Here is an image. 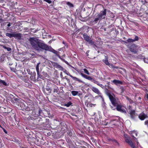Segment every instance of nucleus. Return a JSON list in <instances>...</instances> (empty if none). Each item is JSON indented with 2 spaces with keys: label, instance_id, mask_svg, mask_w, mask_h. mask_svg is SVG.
Returning <instances> with one entry per match:
<instances>
[{
  "label": "nucleus",
  "instance_id": "nucleus-1",
  "mask_svg": "<svg viewBox=\"0 0 148 148\" xmlns=\"http://www.w3.org/2000/svg\"><path fill=\"white\" fill-rule=\"evenodd\" d=\"M29 41L32 47L38 52L42 51L45 50L52 52L56 56L58 55V52L53 49L51 46L45 44L43 42L39 41L37 38L34 37L30 38Z\"/></svg>",
  "mask_w": 148,
  "mask_h": 148
},
{
  "label": "nucleus",
  "instance_id": "nucleus-2",
  "mask_svg": "<svg viewBox=\"0 0 148 148\" xmlns=\"http://www.w3.org/2000/svg\"><path fill=\"white\" fill-rule=\"evenodd\" d=\"M106 15V9H104L103 10L101 11L96 16L95 18L94 21L95 23L99 20H101L102 19H105Z\"/></svg>",
  "mask_w": 148,
  "mask_h": 148
},
{
  "label": "nucleus",
  "instance_id": "nucleus-3",
  "mask_svg": "<svg viewBox=\"0 0 148 148\" xmlns=\"http://www.w3.org/2000/svg\"><path fill=\"white\" fill-rule=\"evenodd\" d=\"M110 108L113 110H114L116 109L118 111H119L121 113H126V111L124 108H123V106L121 104V103H119V104H118L115 107H112V106L111 105H110Z\"/></svg>",
  "mask_w": 148,
  "mask_h": 148
},
{
  "label": "nucleus",
  "instance_id": "nucleus-4",
  "mask_svg": "<svg viewBox=\"0 0 148 148\" xmlns=\"http://www.w3.org/2000/svg\"><path fill=\"white\" fill-rule=\"evenodd\" d=\"M109 98L113 106L112 107H115L121 103L118 98L114 95H112Z\"/></svg>",
  "mask_w": 148,
  "mask_h": 148
},
{
  "label": "nucleus",
  "instance_id": "nucleus-5",
  "mask_svg": "<svg viewBox=\"0 0 148 148\" xmlns=\"http://www.w3.org/2000/svg\"><path fill=\"white\" fill-rule=\"evenodd\" d=\"M83 37L85 40L89 44L92 45H93L95 47H97L95 44L94 42L91 40L90 37L87 34H84L83 35Z\"/></svg>",
  "mask_w": 148,
  "mask_h": 148
},
{
  "label": "nucleus",
  "instance_id": "nucleus-6",
  "mask_svg": "<svg viewBox=\"0 0 148 148\" xmlns=\"http://www.w3.org/2000/svg\"><path fill=\"white\" fill-rule=\"evenodd\" d=\"M139 48V47L136 45L133 44L131 45L129 48V49L130 51L133 53L134 54L137 53L138 49Z\"/></svg>",
  "mask_w": 148,
  "mask_h": 148
},
{
  "label": "nucleus",
  "instance_id": "nucleus-7",
  "mask_svg": "<svg viewBox=\"0 0 148 148\" xmlns=\"http://www.w3.org/2000/svg\"><path fill=\"white\" fill-rule=\"evenodd\" d=\"M125 140L132 148H136L132 141L131 140L130 137L125 138Z\"/></svg>",
  "mask_w": 148,
  "mask_h": 148
},
{
  "label": "nucleus",
  "instance_id": "nucleus-8",
  "mask_svg": "<svg viewBox=\"0 0 148 148\" xmlns=\"http://www.w3.org/2000/svg\"><path fill=\"white\" fill-rule=\"evenodd\" d=\"M90 88L95 93L99 95H100L99 97H101V94L98 89L93 86H91L90 87Z\"/></svg>",
  "mask_w": 148,
  "mask_h": 148
},
{
  "label": "nucleus",
  "instance_id": "nucleus-9",
  "mask_svg": "<svg viewBox=\"0 0 148 148\" xmlns=\"http://www.w3.org/2000/svg\"><path fill=\"white\" fill-rule=\"evenodd\" d=\"M129 113L131 118L133 120L134 119L136 116L135 111L134 110H131Z\"/></svg>",
  "mask_w": 148,
  "mask_h": 148
},
{
  "label": "nucleus",
  "instance_id": "nucleus-10",
  "mask_svg": "<svg viewBox=\"0 0 148 148\" xmlns=\"http://www.w3.org/2000/svg\"><path fill=\"white\" fill-rule=\"evenodd\" d=\"M147 115L145 114L143 112H142L139 114L138 118L140 120H143L147 117Z\"/></svg>",
  "mask_w": 148,
  "mask_h": 148
},
{
  "label": "nucleus",
  "instance_id": "nucleus-11",
  "mask_svg": "<svg viewBox=\"0 0 148 148\" xmlns=\"http://www.w3.org/2000/svg\"><path fill=\"white\" fill-rule=\"evenodd\" d=\"M53 66L56 68L59 69L60 70H63V68L56 62L52 63Z\"/></svg>",
  "mask_w": 148,
  "mask_h": 148
},
{
  "label": "nucleus",
  "instance_id": "nucleus-12",
  "mask_svg": "<svg viewBox=\"0 0 148 148\" xmlns=\"http://www.w3.org/2000/svg\"><path fill=\"white\" fill-rule=\"evenodd\" d=\"M14 36V38H16L20 40L22 37V34L21 33H16V32H13Z\"/></svg>",
  "mask_w": 148,
  "mask_h": 148
},
{
  "label": "nucleus",
  "instance_id": "nucleus-13",
  "mask_svg": "<svg viewBox=\"0 0 148 148\" xmlns=\"http://www.w3.org/2000/svg\"><path fill=\"white\" fill-rule=\"evenodd\" d=\"M105 94L109 98L113 95L110 93V91L106 88H105Z\"/></svg>",
  "mask_w": 148,
  "mask_h": 148
},
{
  "label": "nucleus",
  "instance_id": "nucleus-14",
  "mask_svg": "<svg viewBox=\"0 0 148 148\" xmlns=\"http://www.w3.org/2000/svg\"><path fill=\"white\" fill-rule=\"evenodd\" d=\"M92 82H93L95 84H97V85L100 86V87L102 88H104V86H103L102 85V84H100L99 82L96 80L95 79H94V80H93Z\"/></svg>",
  "mask_w": 148,
  "mask_h": 148
},
{
  "label": "nucleus",
  "instance_id": "nucleus-15",
  "mask_svg": "<svg viewBox=\"0 0 148 148\" xmlns=\"http://www.w3.org/2000/svg\"><path fill=\"white\" fill-rule=\"evenodd\" d=\"M52 87L53 90V93L56 92H58L59 89L58 87L55 84H53L52 86Z\"/></svg>",
  "mask_w": 148,
  "mask_h": 148
},
{
  "label": "nucleus",
  "instance_id": "nucleus-16",
  "mask_svg": "<svg viewBox=\"0 0 148 148\" xmlns=\"http://www.w3.org/2000/svg\"><path fill=\"white\" fill-rule=\"evenodd\" d=\"M112 82L113 83L116 85H118L119 84H122V82L119 80L114 79L112 81Z\"/></svg>",
  "mask_w": 148,
  "mask_h": 148
},
{
  "label": "nucleus",
  "instance_id": "nucleus-17",
  "mask_svg": "<svg viewBox=\"0 0 148 148\" xmlns=\"http://www.w3.org/2000/svg\"><path fill=\"white\" fill-rule=\"evenodd\" d=\"M105 59L103 60V61L106 65H110V64L108 62V59L107 57L105 56Z\"/></svg>",
  "mask_w": 148,
  "mask_h": 148
},
{
  "label": "nucleus",
  "instance_id": "nucleus-18",
  "mask_svg": "<svg viewBox=\"0 0 148 148\" xmlns=\"http://www.w3.org/2000/svg\"><path fill=\"white\" fill-rule=\"evenodd\" d=\"M8 86L7 83L4 80H2L0 79V86Z\"/></svg>",
  "mask_w": 148,
  "mask_h": 148
},
{
  "label": "nucleus",
  "instance_id": "nucleus-19",
  "mask_svg": "<svg viewBox=\"0 0 148 148\" xmlns=\"http://www.w3.org/2000/svg\"><path fill=\"white\" fill-rule=\"evenodd\" d=\"M14 65V67L10 66V67L11 70L13 72H15L16 70V67L17 66V64L16 63L12 64V65Z\"/></svg>",
  "mask_w": 148,
  "mask_h": 148
},
{
  "label": "nucleus",
  "instance_id": "nucleus-20",
  "mask_svg": "<svg viewBox=\"0 0 148 148\" xmlns=\"http://www.w3.org/2000/svg\"><path fill=\"white\" fill-rule=\"evenodd\" d=\"M70 77H71L73 80H75L79 82L80 83L83 82L81 80H80V79H79L78 78H77L76 77H74L72 76L71 75V76Z\"/></svg>",
  "mask_w": 148,
  "mask_h": 148
},
{
  "label": "nucleus",
  "instance_id": "nucleus-21",
  "mask_svg": "<svg viewBox=\"0 0 148 148\" xmlns=\"http://www.w3.org/2000/svg\"><path fill=\"white\" fill-rule=\"evenodd\" d=\"M6 36H7L9 37L10 38H11L12 37H13L14 34L13 32L12 33V34L9 33H7L5 34Z\"/></svg>",
  "mask_w": 148,
  "mask_h": 148
},
{
  "label": "nucleus",
  "instance_id": "nucleus-22",
  "mask_svg": "<svg viewBox=\"0 0 148 148\" xmlns=\"http://www.w3.org/2000/svg\"><path fill=\"white\" fill-rule=\"evenodd\" d=\"M7 23H8L7 25L8 27L7 28V29L8 30H9L10 28L9 27L11 26V25L12 24V23L8 22H4V24H5Z\"/></svg>",
  "mask_w": 148,
  "mask_h": 148
},
{
  "label": "nucleus",
  "instance_id": "nucleus-23",
  "mask_svg": "<svg viewBox=\"0 0 148 148\" xmlns=\"http://www.w3.org/2000/svg\"><path fill=\"white\" fill-rule=\"evenodd\" d=\"M46 90H47V91H48L49 92V93H51L52 89L50 88V87H49V86H48V85H47L46 87Z\"/></svg>",
  "mask_w": 148,
  "mask_h": 148
},
{
  "label": "nucleus",
  "instance_id": "nucleus-24",
  "mask_svg": "<svg viewBox=\"0 0 148 148\" xmlns=\"http://www.w3.org/2000/svg\"><path fill=\"white\" fill-rule=\"evenodd\" d=\"M37 72V75L38 78L42 79L43 78V77L42 75L40 74V71L39 70H36Z\"/></svg>",
  "mask_w": 148,
  "mask_h": 148
},
{
  "label": "nucleus",
  "instance_id": "nucleus-25",
  "mask_svg": "<svg viewBox=\"0 0 148 148\" xmlns=\"http://www.w3.org/2000/svg\"><path fill=\"white\" fill-rule=\"evenodd\" d=\"M123 42L126 43H130L131 42H134V40L131 38H129L128 39H127V42L124 41Z\"/></svg>",
  "mask_w": 148,
  "mask_h": 148
},
{
  "label": "nucleus",
  "instance_id": "nucleus-26",
  "mask_svg": "<svg viewBox=\"0 0 148 148\" xmlns=\"http://www.w3.org/2000/svg\"><path fill=\"white\" fill-rule=\"evenodd\" d=\"M61 71H63L64 73H65L67 75H69L70 77L71 76V75L69 73L68 71H67L64 68L63 70H61Z\"/></svg>",
  "mask_w": 148,
  "mask_h": 148
},
{
  "label": "nucleus",
  "instance_id": "nucleus-27",
  "mask_svg": "<svg viewBox=\"0 0 148 148\" xmlns=\"http://www.w3.org/2000/svg\"><path fill=\"white\" fill-rule=\"evenodd\" d=\"M66 3V4L70 8L74 7V5L73 4L71 3L70 2H67Z\"/></svg>",
  "mask_w": 148,
  "mask_h": 148
},
{
  "label": "nucleus",
  "instance_id": "nucleus-28",
  "mask_svg": "<svg viewBox=\"0 0 148 148\" xmlns=\"http://www.w3.org/2000/svg\"><path fill=\"white\" fill-rule=\"evenodd\" d=\"M71 92V93L72 94V95H73V96H75L76 95H77L78 92V91H72V92Z\"/></svg>",
  "mask_w": 148,
  "mask_h": 148
},
{
  "label": "nucleus",
  "instance_id": "nucleus-29",
  "mask_svg": "<svg viewBox=\"0 0 148 148\" xmlns=\"http://www.w3.org/2000/svg\"><path fill=\"white\" fill-rule=\"evenodd\" d=\"M132 137H134L135 139H136V138L135 137V136H137V132H133L132 134Z\"/></svg>",
  "mask_w": 148,
  "mask_h": 148
},
{
  "label": "nucleus",
  "instance_id": "nucleus-30",
  "mask_svg": "<svg viewBox=\"0 0 148 148\" xmlns=\"http://www.w3.org/2000/svg\"><path fill=\"white\" fill-rule=\"evenodd\" d=\"M72 104V103L71 101H69L67 104H64V106H66L67 107H69L70 106H71Z\"/></svg>",
  "mask_w": 148,
  "mask_h": 148
},
{
  "label": "nucleus",
  "instance_id": "nucleus-31",
  "mask_svg": "<svg viewBox=\"0 0 148 148\" xmlns=\"http://www.w3.org/2000/svg\"><path fill=\"white\" fill-rule=\"evenodd\" d=\"M80 74L82 75V76L83 77H84L86 79H87L88 76V75H85L81 72H80Z\"/></svg>",
  "mask_w": 148,
  "mask_h": 148
},
{
  "label": "nucleus",
  "instance_id": "nucleus-32",
  "mask_svg": "<svg viewBox=\"0 0 148 148\" xmlns=\"http://www.w3.org/2000/svg\"><path fill=\"white\" fill-rule=\"evenodd\" d=\"M30 30L31 31V32H32L34 33L37 32V31H38V30L37 29H36V30H34V29H33V28L30 29Z\"/></svg>",
  "mask_w": 148,
  "mask_h": 148
},
{
  "label": "nucleus",
  "instance_id": "nucleus-33",
  "mask_svg": "<svg viewBox=\"0 0 148 148\" xmlns=\"http://www.w3.org/2000/svg\"><path fill=\"white\" fill-rule=\"evenodd\" d=\"M126 100H128L130 103H132L133 102L132 100L130 98H129L127 97H126Z\"/></svg>",
  "mask_w": 148,
  "mask_h": 148
},
{
  "label": "nucleus",
  "instance_id": "nucleus-34",
  "mask_svg": "<svg viewBox=\"0 0 148 148\" xmlns=\"http://www.w3.org/2000/svg\"><path fill=\"white\" fill-rule=\"evenodd\" d=\"M86 79L91 81L92 82H93V81L94 79H93L89 76H88Z\"/></svg>",
  "mask_w": 148,
  "mask_h": 148
},
{
  "label": "nucleus",
  "instance_id": "nucleus-35",
  "mask_svg": "<svg viewBox=\"0 0 148 148\" xmlns=\"http://www.w3.org/2000/svg\"><path fill=\"white\" fill-rule=\"evenodd\" d=\"M84 72L87 75H89L90 73H89L88 71L86 69H83Z\"/></svg>",
  "mask_w": 148,
  "mask_h": 148
},
{
  "label": "nucleus",
  "instance_id": "nucleus-36",
  "mask_svg": "<svg viewBox=\"0 0 148 148\" xmlns=\"http://www.w3.org/2000/svg\"><path fill=\"white\" fill-rule=\"evenodd\" d=\"M3 47L4 49H6L8 51H10L11 50V49L10 47H7L5 46H3Z\"/></svg>",
  "mask_w": 148,
  "mask_h": 148
},
{
  "label": "nucleus",
  "instance_id": "nucleus-37",
  "mask_svg": "<svg viewBox=\"0 0 148 148\" xmlns=\"http://www.w3.org/2000/svg\"><path fill=\"white\" fill-rule=\"evenodd\" d=\"M26 71L30 75H31L32 74V72L30 71V70L29 69H27Z\"/></svg>",
  "mask_w": 148,
  "mask_h": 148
},
{
  "label": "nucleus",
  "instance_id": "nucleus-38",
  "mask_svg": "<svg viewBox=\"0 0 148 148\" xmlns=\"http://www.w3.org/2000/svg\"><path fill=\"white\" fill-rule=\"evenodd\" d=\"M40 64V62H39L38 63H37L36 67V70H39V65Z\"/></svg>",
  "mask_w": 148,
  "mask_h": 148
},
{
  "label": "nucleus",
  "instance_id": "nucleus-39",
  "mask_svg": "<svg viewBox=\"0 0 148 148\" xmlns=\"http://www.w3.org/2000/svg\"><path fill=\"white\" fill-rule=\"evenodd\" d=\"M38 114L39 115H40L41 113L42 112V110L40 109V108H39L38 110Z\"/></svg>",
  "mask_w": 148,
  "mask_h": 148
},
{
  "label": "nucleus",
  "instance_id": "nucleus-40",
  "mask_svg": "<svg viewBox=\"0 0 148 148\" xmlns=\"http://www.w3.org/2000/svg\"><path fill=\"white\" fill-rule=\"evenodd\" d=\"M144 123L145 125L147 126L148 127V120L145 121L144 122Z\"/></svg>",
  "mask_w": 148,
  "mask_h": 148
},
{
  "label": "nucleus",
  "instance_id": "nucleus-41",
  "mask_svg": "<svg viewBox=\"0 0 148 148\" xmlns=\"http://www.w3.org/2000/svg\"><path fill=\"white\" fill-rule=\"evenodd\" d=\"M44 1L48 3H51V1L50 0H44Z\"/></svg>",
  "mask_w": 148,
  "mask_h": 148
},
{
  "label": "nucleus",
  "instance_id": "nucleus-42",
  "mask_svg": "<svg viewBox=\"0 0 148 148\" xmlns=\"http://www.w3.org/2000/svg\"><path fill=\"white\" fill-rule=\"evenodd\" d=\"M138 37L137 36H135L134 39H133L134 40V41L135 42V41H137L138 40Z\"/></svg>",
  "mask_w": 148,
  "mask_h": 148
},
{
  "label": "nucleus",
  "instance_id": "nucleus-43",
  "mask_svg": "<svg viewBox=\"0 0 148 148\" xmlns=\"http://www.w3.org/2000/svg\"><path fill=\"white\" fill-rule=\"evenodd\" d=\"M141 1L143 4H145V3L147 2L146 1V0H141Z\"/></svg>",
  "mask_w": 148,
  "mask_h": 148
},
{
  "label": "nucleus",
  "instance_id": "nucleus-44",
  "mask_svg": "<svg viewBox=\"0 0 148 148\" xmlns=\"http://www.w3.org/2000/svg\"><path fill=\"white\" fill-rule=\"evenodd\" d=\"M63 62H64L67 65H69H69H70V64H69V63L67 61L65 60H63Z\"/></svg>",
  "mask_w": 148,
  "mask_h": 148
},
{
  "label": "nucleus",
  "instance_id": "nucleus-45",
  "mask_svg": "<svg viewBox=\"0 0 148 148\" xmlns=\"http://www.w3.org/2000/svg\"><path fill=\"white\" fill-rule=\"evenodd\" d=\"M63 62H64L67 65H69H69H70V64H69V63L67 61L65 60H63Z\"/></svg>",
  "mask_w": 148,
  "mask_h": 148
},
{
  "label": "nucleus",
  "instance_id": "nucleus-46",
  "mask_svg": "<svg viewBox=\"0 0 148 148\" xmlns=\"http://www.w3.org/2000/svg\"><path fill=\"white\" fill-rule=\"evenodd\" d=\"M120 88L121 90V91L122 92H123L124 91V89L123 87H121Z\"/></svg>",
  "mask_w": 148,
  "mask_h": 148
},
{
  "label": "nucleus",
  "instance_id": "nucleus-47",
  "mask_svg": "<svg viewBox=\"0 0 148 148\" xmlns=\"http://www.w3.org/2000/svg\"><path fill=\"white\" fill-rule=\"evenodd\" d=\"M124 137L125 138H127L129 137V136H128L127 134H124Z\"/></svg>",
  "mask_w": 148,
  "mask_h": 148
},
{
  "label": "nucleus",
  "instance_id": "nucleus-48",
  "mask_svg": "<svg viewBox=\"0 0 148 148\" xmlns=\"http://www.w3.org/2000/svg\"><path fill=\"white\" fill-rule=\"evenodd\" d=\"M110 67H112L113 68H114V66L112 64H110V65H108Z\"/></svg>",
  "mask_w": 148,
  "mask_h": 148
},
{
  "label": "nucleus",
  "instance_id": "nucleus-49",
  "mask_svg": "<svg viewBox=\"0 0 148 148\" xmlns=\"http://www.w3.org/2000/svg\"><path fill=\"white\" fill-rule=\"evenodd\" d=\"M74 69L75 70L77 71V72H78V73H79L80 74V71H79V70L77 69V68H75Z\"/></svg>",
  "mask_w": 148,
  "mask_h": 148
},
{
  "label": "nucleus",
  "instance_id": "nucleus-50",
  "mask_svg": "<svg viewBox=\"0 0 148 148\" xmlns=\"http://www.w3.org/2000/svg\"><path fill=\"white\" fill-rule=\"evenodd\" d=\"M88 104L90 107H92L93 105L94 106V105L93 104L91 103H89Z\"/></svg>",
  "mask_w": 148,
  "mask_h": 148
},
{
  "label": "nucleus",
  "instance_id": "nucleus-51",
  "mask_svg": "<svg viewBox=\"0 0 148 148\" xmlns=\"http://www.w3.org/2000/svg\"><path fill=\"white\" fill-rule=\"evenodd\" d=\"M144 61L146 63H148V60L146 59H145L144 60Z\"/></svg>",
  "mask_w": 148,
  "mask_h": 148
},
{
  "label": "nucleus",
  "instance_id": "nucleus-52",
  "mask_svg": "<svg viewBox=\"0 0 148 148\" xmlns=\"http://www.w3.org/2000/svg\"><path fill=\"white\" fill-rule=\"evenodd\" d=\"M60 77L61 78H63V75H62V72H61L60 73Z\"/></svg>",
  "mask_w": 148,
  "mask_h": 148
},
{
  "label": "nucleus",
  "instance_id": "nucleus-53",
  "mask_svg": "<svg viewBox=\"0 0 148 148\" xmlns=\"http://www.w3.org/2000/svg\"><path fill=\"white\" fill-rule=\"evenodd\" d=\"M57 56H58V58L60 59L61 60L62 58L58 54V55H57Z\"/></svg>",
  "mask_w": 148,
  "mask_h": 148
},
{
  "label": "nucleus",
  "instance_id": "nucleus-54",
  "mask_svg": "<svg viewBox=\"0 0 148 148\" xmlns=\"http://www.w3.org/2000/svg\"><path fill=\"white\" fill-rule=\"evenodd\" d=\"M3 131L5 133L7 134V131L4 129H3Z\"/></svg>",
  "mask_w": 148,
  "mask_h": 148
},
{
  "label": "nucleus",
  "instance_id": "nucleus-55",
  "mask_svg": "<svg viewBox=\"0 0 148 148\" xmlns=\"http://www.w3.org/2000/svg\"><path fill=\"white\" fill-rule=\"evenodd\" d=\"M14 100L15 101H18L19 100V99L18 98H16V99H14Z\"/></svg>",
  "mask_w": 148,
  "mask_h": 148
},
{
  "label": "nucleus",
  "instance_id": "nucleus-56",
  "mask_svg": "<svg viewBox=\"0 0 148 148\" xmlns=\"http://www.w3.org/2000/svg\"><path fill=\"white\" fill-rule=\"evenodd\" d=\"M24 29L25 30H27L28 29V28L27 27L25 28Z\"/></svg>",
  "mask_w": 148,
  "mask_h": 148
},
{
  "label": "nucleus",
  "instance_id": "nucleus-57",
  "mask_svg": "<svg viewBox=\"0 0 148 148\" xmlns=\"http://www.w3.org/2000/svg\"><path fill=\"white\" fill-rule=\"evenodd\" d=\"M69 66L71 67L72 68H73L74 69H75V68H74V67H73V66H72L71 65H69Z\"/></svg>",
  "mask_w": 148,
  "mask_h": 148
},
{
  "label": "nucleus",
  "instance_id": "nucleus-58",
  "mask_svg": "<svg viewBox=\"0 0 148 148\" xmlns=\"http://www.w3.org/2000/svg\"><path fill=\"white\" fill-rule=\"evenodd\" d=\"M118 67L117 66H114V68L117 69H118Z\"/></svg>",
  "mask_w": 148,
  "mask_h": 148
},
{
  "label": "nucleus",
  "instance_id": "nucleus-59",
  "mask_svg": "<svg viewBox=\"0 0 148 148\" xmlns=\"http://www.w3.org/2000/svg\"><path fill=\"white\" fill-rule=\"evenodd\" d=\"M146 98L148 99V94H147L146 96Z\"/></svg>",
  "mask_w": 148,
  "mask_h": 148
},
{
  "label": "nucleus",
  "instance_id": "nucleus-60",
  "mask_svg": "<svg viewBox=\"0 0 148 148\" xmlns=\"http://www.w3.org/2000/svg\"><path fill=\"white\" fill-rule=\"evenodd\" d=\"M81 148H87L84 146H82L81 147Z\"/></svg>",
  "mask_w": 148,
  "mask_h": 148
},
{
  "label": "nucleus",
  "instance_id": "nucleus-61",
  "mask_svg": "<svg viewBox=\"0 0 148 148\" xmlns=\"http://www.w3.org/2000/svg\"><path fill=\"white\" fill-rule=\"evenodd\" d=\"M61 60H62L63 61V60H65L64 59H63L62 58L61 59Z\"/></svg>",
  "mask_w": 148,
  "mask_h": 148
},
{
  "label": "nucleus",
  "instance_id": "nucleus-62",
  "mask_svg": "<svg viewBox=\"0 0 148 148\" xmlns=\"http://www.w3.org/2000/svg\"><path fill=\"white\" fill-rule=\"evenodd\" d=\"M3 1V0H0V2H1Z\"/></svg>",
  "mask_w": 148,
  "mask_h": 148
},
{
  "label": "nucleus",
  "instance_id": "nucleus-63",
  "mask_svg": "<svg viewBox=\"0 0 148 148\" xmlns=\"http://www.w3.org/2000/svg\"><path fill=\"white\" fill-rule=\"evenodd\" d=\"M64 56H65V55H64L63 56H62V57L63 58L64 57Z\"/></svg>",
  "mask_w": 148,
  "mask_h": 148
},
{
  "label": "nucleus",
  "instance_id": "nucleus-64",
  "mask_svg": "<svg viewBox=\"0 0 148 148\" xmlns=\"http://www.w3.org/2000/svg\"><path fill=\"white\" fill-rule=\"evenodd\" d=\"M104 30L105 31H106V28H105V29H104Z\"/></svg>",
  "mask_w": 148,
  "mask_h": 148
}]
</instances>
